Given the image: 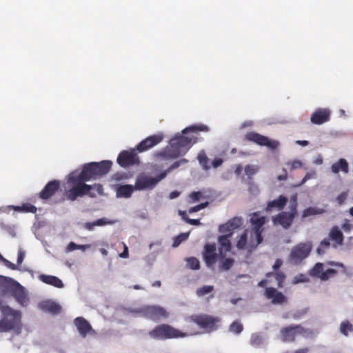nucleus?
I'll return each instance as SVG.
<instances>
[{
    "instance_id": "obj_13",
    "label": "nucleus",
    "mask_w": 353,
    "mask_h": 353,
    "mask_svg": "<svg viewBox=\"0 0 353 353\" xmlns=\"http://www.w3.org/2000/svg\"><path fill=\"white\" fill-rule=\"evenodd\" d=\"M144 317L153 321H158L161 319L168 317L166 310L159 305H145L143 310Z\"/></svg>"
},
{
    "instance_id": "obj_33",
    "label": "nucleus",
    "mask_w": 353,
    "mask_h": 353,
    "mask_svg": "<svg viewBox=\"0 0 353 353\" xmlns=\"http://www.w3.org/2000/svg\"><path fill=\"white\" fill-rule=\"evenodd\" d=\"M264 342H265V339L260 334L254 333V334H252L251 339H250V342L251 345H252L255 347H258L260 345H261L262 344H263Z\"/></svg>"
},
{
    "instance_id": "obj_19",
    "label": "nucleus",
    "mask_w": 353,
    "mask_h": 353,
    "mask_svg": "<svg viewBox=\"0 0 353 353\" xmlns=\"http://www.w3.org/2000/svg\"><path fill=\"white\" fill-rule=\"evenodd\" d=\"M203 257L206 265L208 268L212 266L216 261L217 254L216 253V245L214 244H206Z\"/></svg>"
},
{
    "instance_id": "obj_20",
    "label": "nucleus",
    "mask_w": 353,
    "mask_h": 353,
    "mask_svg": "<svg viewBox=\"0 0 353 353\" xmlns=\"http://www.w3.org/2000/svg\"><path fill=\"white\" fill-rule=\"evenodd\" d=\"M219 321V320L218 319L207 315L196 316L195 319V322L199 326L205 329H208L209 331L215 330V324Z\"/></svg>"
},
{
    "instance_id": "obj_57",
    "label": "nucleus",
    "mask_w": 353,
    "mask_h": 353,
    "mask_svg": "<svg viewBox=\"0 0 353 353\" xmlns=\"http://www.w3.org/2000/svg\"><path fill=\"white\" fill-rule=\"evenodd\" d=\"M1 261H2L3 263V264L8 268L11 269V270H18V267L12 263V262L9 261L8 260H7L6 259L3 258Z\"/></svg>"
},
{
    "instance_id": "obj_45",
    "label": "nucleus",
    "mask_w": 353,
    "mask_h": 353,
    "mask_svg": "<svg viewBox=\"0 0 353 353\" xmlns=\"http://www.w3.org/2000/svg\"><path fill=\"white\" fill-rule=\"evenodd\" d=\"M330 246V240L329 239H323L319 248H317L316 250V252L319 254H323L325 253V250L327 248H329Z\"/></svg>"
},
{
    "instance_id": "obj_21",
    "label": "nucleus",
    "mask_w": 353,
    "mask_h": 353,
    "mask_svg": "<svg viewBox=\"0 0 353 353\" xmlns=\"http://www.w3.org/2000/svg\"><path fill=\"white\" fill-rule=\"evenodd\" d=\"M241 218L234 217L229 220L226 223L220 225L219 229V232L221 233H225L226 234H230V236H231L233 233V230L239 228L241 225Z\"/></svg>"
},
{
    "instance_id": "obj_15",
    "label": "nucleus",
    "mask_w": 353,
    "mask_h": 353,
    "mask_svg": "<svg viewBox=\"0 0 353 353\" xmlns=\"http://www.w3.org/2000/svg\"><path fill=\"white\" fill-rule=\"evenodd\" d=\"M9 294H11L21 306L25 307L28 305L29 299L27 295V292L17 281L14 283Z\"/></svg>"
},
{
    "instance_id": "obj_42",
    "label": "nucleus",
    "mask_w": 353,
    "mask_h": 353,
    "mask_svg": "<svg viewBox=\"0 0 353 353\" xmlns=\"http://www.w3.org/2000/svg\"><path fill=\"white\" fill-rule=\"evenodd\" d=\"M248 240V232L245 230L244 232L241 235L239 240L237 241L236 247L239 250L244 249L245 248Z\"/></svg>"
},
{
    "instance_id": "obj_7",
    "label": "nucleus",
    "mask_w": 353,
    "mask_h": 353,
    "mask_svg": "<svg viewBox=\"0 0 353 353\" xmlns=\"http://www.w3.org/2000/svg\"><path fill=\"white\" fill-rule=\"evenodd\" d=\"M281 340L283 342L294 341L297 334H302L304 337H310L314 335V332L310 329H305L300 325H290L281 330Z\"/></svg>"
},
{
    "instance_id": "obj_39",
    "label": "nucleus",
    "mask_w": 353,
    "mask_h": 353,
    "mask_svg": "<svg viewBox=\"0 0 353 353\" xmlns=\"http://www.w3.org/2000/svg\"><path fill=\"white\" fill-rule=\"evenodd\" d=\"M214 290L212 285H204L202 288H198L196 294L198 296H203L209 293H211Z\"/></svg>"
},
{
    "instance_id": "obj_14",
    "label": "nucleus",
    "mask_w": 353,
    "mask_h": 353,
    "mask_svg": "<svg viewBox=\"0 0 353 353\" xmlns=\"http://www.w3.org/2000/svg\"><path fill=\"white\" fill-rule=\"evenodd\" d=\"M61 183L59 180L50 181L40 192L39 199H50L61 190Z\"/></svg>"
},
{
    "instance_id": "obj_35",
    "label": "nucleus",
    "mask_w": 353,
    "mask_h": 353,
    "mask_svg": "<svg viewBox=\"0 0 353 353\" xmlns=\"http://www.w3.org/2000/svg\"><path fill=\"white\" fill-rule=\"evenodd\" d=\"M259 168L258 165H247L245 168H244V171H245V174L248 176V177L251 179L252 177L256 174L257 173V172L259 171Z\"/></svg>"
},
{
    "instance_id": "obj_26",
    "label": "nucleus",
    "mask_w": 353,
    "mask_h": 353,
    "mask_svg": "<svg viewBox=\"0 0 353 353\" xmlns=\"http://www.w3.org/2000/svg\"><path fill=\"white\" fill-rule=\"evenodd\" d=\"M39 279L42 282L56 288H62L64 286L63 282L55 276L41 274L39 276Z\"/></svg>"
},
{
    "instance_id": "obj_12",
    "label": "nucleus",
    "mask_w": 353,
    "mask_h": 353,
    "mask_svg": "<svg viewBox=\"0 0 353 353\" xmlns=\"http://www.w3.org/2000/svg\"><path fill=\"white\" fill-rule=\"evenodd\" d=\"M117 161L120 166L126 168L138 165L139 163V159L134 150L130 151L123 150L118 155Z\"/></svg>"
},
{
    "instance_id": "obj_53",
    "label": "nucleus",
    "mask_w": 353,
    "mask_h": 353,
    "mask_svg": "<svg viewBox=\"0 0 353 353\" xmlns=\"http://www.w3.org/2000/svg\"><path fill=\"white\" fill-rule=\"evenodd\" d=\"M336 273V271L334 269H328L323 273H322L320 276V279L323 281H326L329 279L330 275H332Z\"/></svg>"
},
{
    "instance_id": "obj_28",
    "label": "nucleus",
    "mask_w": 353,
    "mask_h": 353,
    "mask_svg": "<svg viewBox=\"0 0 353 353\" xmlns=\"http://www.w3.org/2000/svg\"><path fill=\"white\" fill-rule=\"evenodd\" d=\"M230 237V234H225L220 236L218 239L219 243L221 245L220 254L221 256L223 255V251L226 252L230 251L231 249V243L229 239Z\"/></svg>"
},
{
    "instance_id": "obj_11",
    "label": "nucleus",
    "mask_w": 353,
    "mask_h": 353,
    "mask_svg": "<svg viewBox=\"0 0 353 353\" xmlns=\"http://www.w3.org/2000/svg\"><path fill=\"white\" fill-rule=\"evenodd\" d=\"M166 176V172H161L157 177H150L148 176H141L138 177L135 183L136 190H150Z\"/></svg>"
},
{
    "instance_id": "obj_25",
    "label": "nucleus",
    "mask_w": 353,
    "mask_h": 353,
    "mask_svg": "<svg viewBox=\"0 0 353 353\" xmlns=\"http://www.w3.org/2000/svg\"><path fill=\"white\" fill-rule=\"evenodd\" d=\"M115 222H116V221H111V220H108L106 218H101V219H97L96 221H94L92 222L85 223L83 224V228L89 231H92V230H94V228L97 226L101 227V226H104L106 225H112V224L114 223Z\"/></svg>"
},
{
    "instance_id": "obj_37",
    "label": "nucleus",
    "mask_w": 353,
    "mask_h": 353,
    "mask_svg": "<svg viewBox=\"0 0 353 353\" xmlns=\"http://www.w3.org/2000/svg\"><path fill=\"white\" fill-rule=\"evenodd\" d=\"M323 265L321 263H317L314 268L310 270V275L320 278V276L323 273Z\"/></svg>"
},
{
    "instance_id": "obj_17",
    "label": "nucleus",
    "mask_w": 353,
    "mask_h": 353,
    "mask_svg": "<svg viewBox=\"0 0 353 353\" xmlns=\"http://www.w3.org/2000/svg\"><path fill=\"white\" fill-rule=\"evenodd\" d=\"M163 139V136L161 134L150 136L137 145V150L140 152H144L157 145L161 143Z\"/></svg>"
},
{
    "instance_id": "obj_9",
    "label": "nucleus",
    "mask_w": 353,
    "mask_h": 353,
    "mask_svg": "<svg viewBox=\"0 0 353 353\" xmlns=\"http://www.w3.org/2000/svg\"><path fill=\"white\" fill-rule=\"evenodd\" d=\"M297 200H290V212H283L274 217V224L281 225L283 228L288 229L292 223L296 213Z\"/></svg>"
},
{
    "instance_id": "obj_34",
    "label": "nucleus",
    "mask_w": 353,
    "mask_h": 353,
    "mask_svg": "<svg viewBox=\"0 0 353 353\" xmlns=\"http://www.w3.org/2000/svg\"><path fill=\"white\" fill-rule=\"evenodd\" d=\"M199 131L207 132L208 131V127L205 125H192L185 128L182 132L183 134H187L188 132H197Z\"/></svg>"
},
{
    "instance_id": "obj_49",
    "label": "nucleus",
    "mask_w": 353,
    "mask_h": 353,
    "mask_svg": "<svg viewBox=\"0 0 353 353\" xmlns=\"http://www.w3.org/2000/svg\"><path fill=\"white\" fill-rule=\"evenodd\" d=\"M286 165L289 167L291 171L301 168L302 167V163L299 160L288 161L286 163Z\"/></svg>"
},
{
    "instance_id": "obj_47",
    "label": "nucleus",
    "mask_w": 353,
    "mask_h": 353,
    "mask_svg": "<svg viewBox=\"0 0 353 353\" xmlns=\"http://www.w3.org/2000/svg\"><path fill=\"white\" fill-rule=\"evenodd\" d=\"M321 210H319L315 208H308L303 211V217H307L309 216L321 214Z\"/></svg>"
},
{
    "instance_id": "obj_36",
    "label": "nucleus",
    "mask_w": 353,
    "mask_h": 353,
    "mask_svg": "<svg viewBox=\"0 0 353 353\" xmlns=\"http://www.w3.org/2000/svg\"><path fill=\"white\" fill-rule=\"evenodd\" d=\"M340 332L345 336H347L349 332H353V326L348 321L342 322L340 325Z\"/></svg>"
},
{
    "instance_id": "obj_5",
    "label": "nucleus",
    "mask_w": 353,
    "mask_h": 353,
    "mask_svg": "<svg viewBox=\"0 0 353 353\" xmlns=\"http://www.w3.org/2000/svg\"><path fill=\"white\" fill-rule=\"evenodd\" d=\"M252 225V230L250 234V241L249 242V248L250 250L255 249L259 244L263 241L261 234L263 231V225L265 222L264 216H259L256 214H254L250 219Z\"/></svg>"
},
{
    "instance_id": "obj_58",
    "label": "nucleus",
    "mask_w": 353,
    "mask_h": 353,
    "mask_svg": "<svg viewBox=\"0 0 353 353\" xmlns=\"http://www.w3.org/2000/svg\"><path fill=\"white\" fill-rule=\"evenodd\" d=\"M75 250H77V244L75 243L74 242L72 241V242H70L69 244L68 245V246L66 247L65 252H70Z\"/></svg>"
},
{
    "instance_id": "obj_56",
    "label": "nucleus",
    "mask_w": 353,
    "mask_h": 353,
    "mask_svg": "<svg viewBox=\"0 0 353 353\" xmlns=\"http://www.w3.org/2000/svg\"><path fill=\"white\" fill-rule=\"evenodd\" d=\"M307 279L303 274H299L296 276H294L292 280V284H297L299 283L306 282Z\"/></svg>"
},
{
    "instance_id": "obj_44",
    "label": "nucleus",
    "mask_w": 353,
    "mask_h": 353,
    "mask_svg": "<svg viewBox=\"0 0 353 353\" xmlns=\"http://www.w3.org/2000/svg\"><path fill=\"white\" fill-rule=\"evenodd\" d=\"M243 326L241 323L234 321L230 325L229 330L232 333L239 334L243 331Z\"/></svg>"
},
{
    "instance_id": "obj_3",
    "label": "nucleus",
    "mask_w": 353,
    "mask_h": 353,
    "mask_svg": "<svg viewBox=\"0 0 353 353\" xmlns=\"http://www.w3.org/2000/svg\"><path fill=\"white\" fill-rule=\"evenodd\" d=\"M112 165V161L108 160L90 162L82 166L81 171L78 172V175L86 181L96 180L108 174Z\"/></svg>"
},
{
    "instance_id": "obj_61",
    "label": "nucleus",
    "mask_w": 353,
    "mask_h": 353,
    "mask_svg": "<svg viewBox=\"0 0 353 353\" xmlns=\"http://www.w3.org/2000/svg\"><path fill=\"white\" fill-rule=\"evenodd\" d=\"M24 256H25V252L20 250L19 251L17 261L18 265H20L22 263Z\"/></svg>"
},
{
    "instance_id": "obj_64",
    "label": "nucleus",
    "mask_w": 353,
    "mask_h": 353,
    "mask_svg": "<svg viewBox=\"0 0 353 353\" xmlns=\"http://www.w3.org/2000/svg\"><path fill=\"white\" fill-rule=\"evenodd\" d=\"M91 245L90 244L85 245H78L77 244V250H81L83 252L85 251L88 249H90Z\"/></svg>"
},
{
    "instance_id": "obj_8",
    "label": "nucleus",
    "mask_w": 353,
    "mask_h": 353,
    "mask_svg": "<svg viewBox=\"0 0 353 353\" xmlns=\"http://www.w3.org/2000/svg\"><path fill=\"white\" fill-rule=\"evenodd\" d=\"M312 243H301L294 247L290 252L289 261L293 265H299L305 259L312 250Z\"/></svg>"
},
{
    "instance_id": "obj_52",
    "label": "nucleus",
    "mask_w": 353,
    "mask_h": 353,
    "mask_svg": "<svg viewBox=\"0 0 353 353\" xmlns=\"http://www.w3.org/2000/svg\"><path fill=\"white\" fill-rule=\"evenodd\" d=\"M208 205V202L206 201L205 203H202L199 204V205H197L196 206L190 208L189 209V213H193V212H198V211L201 210V209L205 208Z\"/></svg>"
},
{
    "instance_id": "obj_46",
    "label": "nucleus",
    "mask_w": 353,
    "mask_h": 353,
    "mask_svg": "<svg viewBox=\"0 0 353 353\" xmlns=\"http://www.w3.org/2000/svg\"><path fill=\"white\" fill-rule=\"evenodd\" d=\"M234 262V261L233 259H230V258L225 259L221 261V268H222L223 270H225V271L229 270L233 265Z\"/></svg>"
},
{
    "instance_id": "obj_29",
    "label": "nucleus",
    "mask_w": 353,
    "mask_h": 353,
    "mask_svg": "<svg viewBox=\"0 0 353 353\" xmlns=\"http://www.w3.org/2000/svg\"><path fill=\"white\" fill-rule=\"evenodd\" d=\"M329 236L337 245H341L343 244V235L338 227H333L330 232Z\"/></svg>"
},
{
    "instance_id": "obj_41",
    "label": "nucleus",
    "mask_w": 353,
    "mask_h": 353,
    "mask_svg": "<svg viewBox=\"0 0 353 353\" xmlns=\"http://www.w3.org/2000/svg\"><path fill=\"white\" fill-rule=\"evenodd\" d=\"M213 196L210 194H206L203 191L192 192L189 194V199H209V197Z\"/></svg>"
},
{
    "instance_id": "obj_32",
    "label": "nucleus",
    "mask_w": 353,
    "mask_h": 353,
    "mask_svg": "<svg viewBox=\"0 0 353 353\" xmlns=\"http://www.w3.org/2000/svg\"><path fill=\"white\" fill-rule=\"evenodd\" d=\"M287 201L288 200H272L268 203L266 210L267 211H272L274 208L281 210L285 205Z\"/></svg>"
},
{
    "instance_id": "obj_54",
    "label": "nucleus",
    "mask_w": 353,
    "mask_h": 353,
    "mask_svg": "<svg viewBox=\"0 0 353 353\" xmlns=\"http://www.w3.org/2000/svg\"><path fill=\"white\" fill-rule=\"evenodd\" d=\"M158 254V252L155 253H151L145 256V261L149 264L152 265L153 263L156 261L157 256Z\"/></svg>"
},
{
    "instance_id": "obj_51",
    "label": "nucleus",
    "mask_w": 353,
    "mask_h": 353,
    "mask_svg": "<svg viewBox=\"0 0 353 353\" xmlns=\"http://www.w3.org/2000/svg\"><path fill=\"white\" fill-rule=\"evenodd\" d=\"M198 160L204 168H207V164L208 163V159L205 153H199L198 155Z\"/></svg>"
},
{
    "instance_id": "obj_2",
    "label": "nucleus",
    "mask_w": 353,
    "mask_h": 353,
    "mask_svg": "<svg viewBox=\"0 0 353 353\" xmlns=\"http://www.w3.org/2000/svg\"><path fill=\"white\" fill-rule=\"evenodd\" d=\"M196 142L194 137H185L176 134L169 142V145L157 154V157L162 159H176L185 154L190 149L191 145Z\"/></svg>"
},
{
    "instance_id": "obj_1",
    "label": "nucleus",
    "mask_w": 353,
    "mask_h": 353,
    "mask_svg": "<svg viewBox=\"0 0 353 353\" xmlns=\"http://www.w3.org/2000/svg\"><path fill=\"white\" fill-rule=\"evenodd\" d=\"M79 175L78 171L72 172L67 178L64 186V194L67 199H78L85 196L91 198L101 196L103 188L101 184L88 185Z\"/></svg>"
},
{
    "instance_id": "obj_62",
    "label": "nucleus",
    "mask_w": 353,
    "mask_h": 353,
    "mask_svg": "<svg viewBox=\"0 0 353 353\" xmlns=\"http://www.w3.org/2000/svg\"><path fill=\"white\" fill-rule=\"evenodd\" d=\"M288 178V172H287V170L285 168H283V174L279 175L277 176V179L278 181H285Z\"/></svg>"
},
{
    "instance_id": "obj_16",
    "label": "nucleus",
    "mask_w": 353,
    "mask_h": 353,
    "mask_svg": "<svg viewBox=\"0 0 353 353\" xmlns=\"http://www.w3.org/2000/svg\"><path fill=\"white\" fill-rule=\"evenodd\" d=\"M331 111L328 108H317L311 114L310 121L315 125H321L330 120Z\"/></svg>"
},
{
    "instance_id": "obj_59",
    "label": "nucleus",
    "mask_w": 353,
    "mask_h": 353,
    "mask_svg": "<svg viewBox=\"0 0 353 353\" xmlns=\"http://www.w3.org/2000/svg\"><path fill=\"white\" fill-rule=\"evenodd\" d=\"M282 264H283V261L281 259H276L272 266V268L274 270V272L279 271V269L281 268Z\"/></svg>"
},
{
    "instance_id": "obj_38",
    "label": "nucleus",
    "mask_w": 353,
    "mask_h": 353,
    "mask_svg": "<svg viewBox=\"0 0 353 353\" xmlns=\"http://www.w3.org/2000/svg\"><path fill=\"white\" fill-rule=\"evenodd\" d=\"M190 232L181 233L174 238V243L172 244L173 248L178 247L182 242L188 239Z\"/></svg>"
},
{
    "instance_id": "obj_18",
    "label": "nucleus",
    "mask_w": 353,
    "mask_h": 353,
    "mask_svg": "<svg viewBox=\"0 0 353 353\" xmlns=\"http://www.w3.org/2000/svg\"><path fill=\"white\" fill-rule=\"evenodd\" d=\"M74 324L83 338H85L88 334H96L95 330L92 329L90 323L83 317L80 316L74 319Z\"/></svg>"
},
{
    "instance_id": "obj_43",
    "label": "nucleus",
    "mask_w": 353,
    "mask_h": 353,
    "mask_svg": "<svg viewBox=\"0 0 353 353\" xmlns=\"http://www.w3.org/2000/svg\"><path fill=\"white\" fill-rule=\"evenodd\" d=\"M14 209L19 211L26 212H35L37 210V208L34 205H31L30 203H26L21 206H17L14 208Z\"/></svg>"
},
{
    "instance_id": "obj_27",
    "label": "nucleus",
    "mask_w": 353,
    "mask_h": 353,
    "mask_svg": "<svg viewBox=\"0 0 353 353\" xmlns=\"http://www.w3.org/2000/svg\"><path fill=\"white\" fill-rule=\"evenodd\" d=\"M331 170L334 174H337L340 171L347 173L349 170L348 163L345 159H340L337 162L332 165Z\"/></svg>"
},
{
    "instance_id": "obj_48",
    "label": "nucleus",
    "mask_w": 353,
    "mask_h": 353,
    "mask_svg": "<svg viewBox=\"0 0 353 353\" xmlns=\"http://www.w3.org/2000/svg\"><path fill=\"white\" fill-rule=\"evenodd\" d=\"M188 160L185 159H182L179 161H175L174 163H172L170 167H169L166 170H165L163 172H166V174L172 171V170H174L177 168H179L181 165L188 163Z\"/></svg>"
},
{
    "instance_id": "obj_50",
    "label": "nucleus",
    "mask_w": 353,
    "mask_h": 353,
    "mask_svg": "<svg viewBox=\"0 0 353 353\" xmlns=\"http://www.w3.org/2000/svg\"><path fill=\"white\" fill-rule=\"evenodd\" d=\"M145 310V306L137 307L134 309H128V312L134 314V316H143L144 317L143 310Z\"/></svg>"
},
{
    "instance_id": "obj_60",
    "label": "nucleus",
    "mask_w": 353,
    "mask_h": 353,
    "mask_svg": "<svg viewBox=\"0 0 353 353\" xmlns=\"http://www.w3.org/2000/svg\"><path fill=\"white\" fill-rule=\"evenodd\" d=\"M341 228L345 232H349L353 228V225L349 223L347 220H345Z\"/></svg>"
},
{
    "instance_id": "obj_31",
    "label": "nucleus",
    "mask_w": 353,
    "mask_h": 353,
    "mask_svg": "<svg viewBox=\"0 0 353 353\" xmlns=\"http://www.w3.org/2000/svg\"><path fill=\"white\" fill-rule=\"evenodd\" d=\"M134 190H136L135 185L134 187L131 185H121L117 190V194L122 197H129Z\"/></svg>"
},
{
    "instance_id": "obj_6",
    "label": "nucleus",
    "mask_w": 353,
    "mask_h": 353,
    "mask_svg": "<svg viewBox=\"0 0 353 353\" xmlns=\"http://www.w3.org/2000/svg\"><path fill=\"white\" fill-rule=\"evenodd\" d=\"M149 336L154 339H166L171 338L184 337L185 333H183L172 327L163 324L157 326L154 330L149 332Z\"/></svg>"
},
{
    "instance_id": "obj_24",
    "label": "nucleus",
    "mask_w": 353,
    "mask_h": 353,
    "mask_svg": "<svg viewBox=\"0 0 353 353\" xmlns=\"http://www.w3.org/2000/svg\"><path fill=\"white\" fill-rule=\"evenodd\" d=\"M16 281L8 276L0 275V295L9 294Z\"/></svg>"
},
{
    "instance_id": "obj_55",
    "label": "nucleus",
    "mask_w": 353,
    "mask_h": 353,
    "mask_svg": "<svg viewBox=\"0 0 353 353\" xmlns=\"http://www.w3.org/2000/svg\"><path fill=\"white\" fill-rule=\"evenodd\" d=\"M316 172L315 171H311V172H309L307 173H306V174L305 175V176L303 177V179H302L301 182V185H303L304 184L307 180L310 179H313V178H315L316 176Z\"/></svg>"
},
{
    "instance_id": "obj_22",
    "label": "nucleus",
    "mask_w": 353,
    "mask_h": 353,
    "mask_svg": "<svg viewBox=\"0 0 353 353\" xmlns=\"http://www.w3.org/2000/svg\"><path fill=\"white\" fill-rule=\"evenodd\" d=\"M265 294L268 299H272L273 304H282L286 301V296L274 288H266Z\"/></svg>"
},
{
    "instance_id": "obj_23",
    "label": "nucleus",
    "mask_w": 353,
    "mask_h": 353,
    "mask_svg": "<svg viewBox=\"0 0 353 353\" xmlns=\"http://www.w3.org/2000/svg\"><path fill=\"white\" fill-rule=\"evenodd\" d=\"M39 307L41 310L49 312L52 314H58L61 311V306L50 300L41 302L39 304Z\"/></svg>"
},
{
    "instance_id": "obj_40",
    "label": "nucleus",
    "mask_w": 353,
    "mask_h": 353,
    "mask_svg": "<svg viewBox=\"0 0 353 353\" xmlns=\"http://www.w3.org/2000/svg\"><path fill=\"white\" fill-rule=\"evenodd\" d=\"M187 266L192 270H199L200 263L195 257H190L186 259Z\"/></svg>"
},
{
    "instance_id": "obj_10",
    "label": "nucleus",
    "mask_w": 353,
    "mask_h": 353,
    "mask_svg": "<svg viewBox=\"0 0 353 353\" xmlns=\"http://www.w3.org/2000/svg\"><path fill=\"white\" fill-rule=\"evenodd\" d=\"M245 139L261 146H266L271 150L276 149L279 145V141L270 140L268 137L254 132H248L245 135Z\"/></svg>"
},
{
    "instance_id": "obj_4",
    "label": "nucleus",
    "mask_w": 353,
    "mask_h": 353,
    "mask_svg": "<svg viewBox=\"0 0 353 353\" xmlns=\"http://www.w3.org/2000/svg\"><path fill=\"white\" fill-rule=\"evenodd\" d=\"M0 311L3 318L0 321V332H8L11 330H20L21 314L8 305L0 303Z\"/></svg>"
},
{
    "instance_id": "obj_63",
    "label": "nucleus",
    "mask_w": 353,
    "mask_h": 353,
    "mask_svg": "<svg viewBox=\"0 0 353 353\" xmlns=\"http://www.w3.org/2000/svg\"><path fill=\"white\" fill-rule=\"evenodd\" d=\"M178 213H179V215H180L181 216L182 219L188 223V219L190 218H188L186 212L182 211V210H179Z\"/></svg>"
},
{
    "instance_id": "obj_30",
    "label": "nucleus",
    "mask_w": 353,
    "mask_h": 353,
    "mask_svg": "<svg viewBox=\"0 0 353 353\" xmlns=\"http://www.w3.org/2000/svg\"><path fill=\"white\" fill-rule=\"evenodd\" d=\"M266 277L270 278L273 276L277 281V287L281 288L283 286V282L286 278L285 274L281 271H276L274 272H268L266 274Z\"/></svg>"
}]
</instances>
